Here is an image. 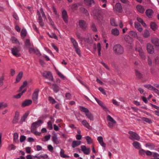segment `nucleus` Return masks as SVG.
Here are the masks:
<instances>
[{"instance_id": "aec40b11", "label": "nucleus", "mask_w": 159, "mask_h": 159, "mask_svg": "<svg viewBox=\"0 0 159 159\" xmlns=\"http://www.w3.org/2000/svg\"><path fill=\"white\" fill-rule=\"evenodd\" d=\"M80 27L83 29H86L87 26V24L83 20H80L79 22Z\"/></svg>"}, {"instance_id": "20e7f679", "label": "nucleus", "mask_w": 159, "mask_h": 159, "mask_svg": "<svg viewBox=\"0 0 159 159\" xmlns=\"http://www.w3.org/2000/svg\"><path fill=\"white\" fill-rule=\"evenodd\" d=\"M19 51L20 50L19 48L16 47H13L11 49L12 53L13 55L16 57H19L20 56Z\"/></svg>"}, {"instance_id": "423d86ee", "label": "nucleus", "mask_w": 159, "mask_h": 159, "mask_svg": "<svg viewBox=\"0 0 159 159\" xmlns=\"http://www.w3.org/2000/svg\"><path fill=\"white\" fill-rule=\"evenodd\" d=\"M43 75L44 77L48 79L49 80H52L53 77L50 72L45 71L43 73Z\"/></svg>"}, {"instance_id": "603ef678", "label": "nucleus", "mask_w": 159, "mask_h": 159, "mask_svg": "<svg viewBox=\"0 0 159 159\" xmlns=\"http://www.w3.org/2000/svg\"><path fill=\"white\" fill-rule=\"evenodd\" d=\"M25 46L27 47H29L31 46V43H30V40L29 39H26L25 42Z\"/></svg>"}, {"instance_id": "0e129e2a", "label": "nucleus", "mask_w": 159, "mask_h": 159, "mask_svg": "<svg viewBox=\"0 0 159 159\" xmlns=\"http://www.w3.org/2000/svg\"><path fill=\"white\" fill-rule=\"evenodd\" d=\"M1 106V109H2L4 108H5L7 107V104L6 103H0Z\"/></svg>"}, {"instance_id": "6e6d98bb", "label": "nucleus", "mask_w": 159, "mask_h": 159, "mask_svg": "<svg viewBox=\"0 0 159 159\" xmlns=\"http://www.w3.org/2000/svg\"><path fill=\"white\" fill-rule=\"evenodd\" d=\"M49 36L52 38H54L55 39H57V37L55 34L54 33H52L51 34H48Z\"/></svg>"}, {"instance_id": "dca6fc26", "label": "nucleus", "mask_w": 159, "mask_h": 159, "mask_svg": "<svg viewBox=\"0 0 159 159\" xmlns=\"http://www.w3.org/2000/svg\"><path fill=\"white\" fill-rule=\"evenodd\" d=\"M29 113V111H27L24 114L20 120V123H22L23 122L25 121V119L28 116Z\"/></svg>"}, {"instance_id": "412c9836", "label": "nucleus", "mask_w": 159, "mask_h": 159, "mask_svg": "<svg viewBox=\"0 0 159 159\" xmlns=\"http://www.w3.org/2000/svg\"><path fill=\"white\" fill-rule=\"evenodd\" d=\"M43 123V122L41 120H39L38 121L34 122L32 124L33 126H34L35 128H37Z\"/></svg>"}, {"instance_id": "7c9ffc66", "label": "nucleus", "mask_w": 159, "mask_h": 159, "mask_svg": "<svg viewBox=\"0 0 159 159\" xmlns=\"http://www.w3.org/2000/svg\"><path fill=\"white\" fill-rule=\"evenodd\" d=\"M111 33L114 35L118 36L119 34V32L117 29L115 28L112 30Z\"/></svg>"}, {"instance_id": "c03bdc74", "label": "nucleus", "mask_w": 159, "mask_h": 159, "mask_svg": "<svg viewBox=\"0 0 159 159\" xmlns=\"http://www.w3.org/2000/svg\"><path fill=\"white\" fill-rule=\"evenodd\" d=\"M37 128H35L34 126H33V125H32L31 127V130L32 132L34 133L35 134H39V133L37 132L36 131V129Z\"/></svg>"}, {"instance_id": "8fccbe9b", "label": "nucleus", "mask_w": 159, "mask_h": 159, "mask_svg": "<svg viewBox=\"0 0 159 159\" xmlns=\"http://www.w3.org/2000/svg\"><path fill=\"white\" fill-rule=\"evenodd\" d=\"M49 101L52 104H54L56 103V102L55 99L51 97H49L48 98Z\"/></svg>"}, {"instance_id": "2f4dec72", "label": "nucleus", "mask_w": 159, "mask_h": 159, "mask_svg": "<svg viewBox=\"0 0 159 159\" xmlns=\"http://www.w3.org/2000/svg\"><path fill=\"white\" fill-rule=\"evenodd\" d=\"M52 139L53 142L56 144L59 143L58 138L56 134H54L52 136Z\"/></svg>"}, {"instance_id": "680f3d73", "label": "nucleus", "mask_w": 159, "mask_h": 159, "mask_svg": "<svg viewBox=\"0 0 159 159\" xmlns=\"http://www.w3.org/2000/svg\"><path fill=\"white\" fill-rule=\"evenodd\" d=\"M125 40L128 43H129V40H131L130 37L129 35H125L124 38Z\"/></svg>"}, {"instance_id": "7ed1b4c3", "label": "nucleus", "mask_w": 159, "mask_h": 159, "mask_svg": "<svg viewBox=\"0 0 159 159\" xmlns=\"http://www.w3.org/2000/svg\"><path fill=\"white\" fill-rule=\"evenodd\" d=\"M128 133L129 134V138L130 139L132 140H139L140 137L136 132L130 131H129Z\"/></svg>"}, {"instance_id": "c9c22d12", "label": "nucleus", "mask_w": 159, "mask_h": 159, "mask_svg": "<svg viewBox=\"0 0 159 159\" xmlns=\"http://www.w3.org/2000/svg\"><path fill=\"white\" fill-rule=\"evenodd\" d=\"M13 140L15 143H17L18 141V134L17 133H14L13 134Z\"/></svg>"}, {"instance_id": "774afa93", "label": "nucleus", "mask_w": 159, "mask_h": 159, "mask_svg": "<svg viewBox=\"0 0 159 159\" xmlns=\"http://www.w3.org/2000/svg\"><path fill=\"white\" fill-rule=\"evenodd\" d=\"M16 147L13 144H11L9 146L8 148L10 150H14L16 149Z\"/></svg>"}, {"instance_id": "72a5a7b5", "label": "nucleus", "mask_w": 159, "mask_h": 159, "mask_svg": "<svg viewBox=\"0 0 159 159\" xmlns=\"http://www.w3.org/2000/svg\"><path fill=\"white\" fill-rule=\"evenodd\" d=\"M70 40L72 43L74 48L78 47V44L75 40L72 37L70 38Z\"/></svg>"}, {"instance_id": "f257e3e1", "label": "nucleus", "mask_w": 159, "mask_h": 159, "mask_svg": "<svg viewBox=\"0 0 159 159\" xmlns=\"http://www.w3.org/2000/svg\"><path fill=\"white\" fill-rule=\"evenodd\" d=\"M27 84L26 81H25L23 82V85L20 89L19 91L20 92H21V93L14 96V98H20L21 97V96L22 95L23 93L26 92L27 90L26 88V86L27 85Z\"/></svg>"}, {"instance_id": "4be33fe9", "label": "nucleus", "mask_w": 159, "mask_h": 159, "mask_svg": "<svg viewBox=\"0 0 159 159\" xmlns=\"http://www.w3.org/2000/svg\"><path fill=\"white\" fill-rule=\"evenodd\" d=\"M85 116L87 118L90 120L93 121L94 120V117L93 114L89 111L88 113L86 114Z\"/></svg>"}, {"instance_id": "338daca9", "label": "nucleus", "mask_w": 159, "mask_h": 159, "mask_svg": "<svg viewBox=\"0 0 159 159\" xmlns=\"http://www.w3.org/2000/svg\"><path fill=\"white\" fill-rule=\"evenodd\" d=\"M26 152L27 153H30L31 152V148L30 147H27L25 148Z\"/></svg>"}, {"instance_id": "de8ad7c7", "label": "nucleus", "mask_w": 159, "mask_h": 159, "mask_svg": "<svg viewBox=\"0 0 159 159\" xmlns=\"http://www.w3.org/2000/svg\"><path fill=\"white\" fill-rule=\"evenodd\" d=\"M97 48L98 52V55L99 56L101 55V45L99 43H98L97 45Z\"/></svg>"}, {"instance_id": "4d7b16f0", "label": "nucleus", "mask_w": 159, "mask_h": 159, "mask_svg": "<svg viewBox=\"0 0 159 159\" xmlns=\"http://www.w3.org/2000/svg\"><path fill=\"white\" fill-rule=\"evenodd\" d=\"M139 153L140 155L141 156H144L145 153H146V152L144 150L141 149L139 150Z\"/></svg>"}, {"instance_id": "bb28decb", "label": "nucleus", "mask_w": 159, "mask_h": 159, "mask_svg": "<svg viewBox=\"0 0 159 159\" xmlns=\"http://www.w3.org/2000/svg\"><path fill=\"white\" fill-rule=\"evenodd\" d=\"M64 151L63 149H61L60 152V156L61 157L64 158H68L69 157V156L66 155L65 154Z\"/></svg>"}, {"instance_id": "58836bf2", "label": "nucleus", "mask_w": 159, "mask_h": 159, "mask_svg": "<svg viewBox=\"0 0 159 159\" xmlns=\"http://www.w3.org/2000/svg\"><path fill=\"white\" fill-rule=\"evenodd\" d=\"M80 110L81 111L84 112L85 113V115L89 111L88 109L83 107H80Z\"/></svg>"}, {"instance_id": "052dcab7", "label": "nucleus", "mask_w": 159, "mask_h": 159, "mask_svg": "<svg viewBox=\"0 0 159 159\" xmlns=\"http://www.w3.org/2000/svg\"><path fill=\"white\" fill-rule=\"evenodd\" d=\"M36 49L33 48H30L29 49V52L30 53H33L36 52Z\"/></svg>"}, {"instance_id": "f8f14e48", "label": "nucleus", "mask_w": 159, "mask_h": 159, "mask_svg": "<svg viewBox=\"0 0 159 159\" xmlns=\"http://www.w3.org/2000/svg\"><path fill=\"white\" fill-rule=\"evenodd\" d=\"M147 49L148 52L150 54L152 53L154 51L153 46L150 44H148L147 46Z\"/></svg>"}, {"instance_id": "79ce46f5", "label": "nucleus", "mask_w": 159, "mask_h": 159, "mask_svg": "<svg viewBox=\"0 0 159 159\" xmlns=\"http://www.w3.org/2000/svg\"><path fill=\"white\" fill-rule=\"evenodd\" d=\"M50 137L51 135L49 134L46 135L42 139V140L44 142L48 141L50 139Z\"/></svg>"}, {"instance_id": "5701e85b", "label": "nucleus", "mask_w": 159, "mask_h": 159, "mask_svg": "<svg viewBox=\"0 0 159 159\" xmlns=\"http://www.w3.org/2000/svg\"><path fill=\"white\" fill-rule=\"evenodd\" d=\"M152 42L156 46H159V40L157 38H153L152 39Z\"/></svg>"}, {"instance_id": "9d476101", "label": "nucleus", "mask_w": 159, "mask_h": 159, "mask_svg": "<svg viewBox=\"0 0 159 159\" xmlns=\"http://www.w3.org/2000/svg\"><path fill=\"white\" fill-rule=\"evenodd\" d=\"M114 9L118 12H120L122 11L121 6L119 3H117L116 4Z\"/></svg>"}, {"instance_id": "0eeeda50", "label": "nucleus", "mask_w": 159, "mask_h": 159, "mask_svg": "<svg viewBox=\"0 0 159 159\" xmlns=\"http://www.w3.org/2000/svg\"><path fill=\"white\" fill-rule=\"evenodd\" d=\"M39 92L38 89L35 90L33 95V99L34 102L35 103H37V102Z\"/></svg>"}, {"instance_id": "3c124183", "label": "nucleus", "mask_w": 159, "mask_h": 159, "mask_svg": "<svg viewBox=\"0 0 159 159\" xmlns=\"http://www.w3.org/2000/svg\"><path fill=\"white\" fill-rule=\"evenodd\" d=\"M27 32L25 30L23 29L22 30L21 35L22 37H25L26 35Z\"/></svg>"}, {"instance_id": "f03ea898", "label": "nucleus", "mask_w": 159, "mask_h": 159, "mask_svg": "<svg viewBox=\"0 0 159 159\" xmlns=\"http://www.w3.org/2000/svg\"><path fill=\"white\" fill-rule=\"evenodd\" d=\"M113 51L117 55L122 54L124 52L123 48L120 45H115L113 48Z\"/></svg>"}, {"instance_id": "e2e57ef3", "label": "nucleus", "mask_w": 159, "mask_h": 159, "mask_svg": "<svg viewBox=\"0 0 159 159\" xmlns=\"http://www.w3.org/2000/svg\"><path fill=\"white\" fill-rule=\"evenodd\" d=\"M153 157L155 159H159V158L157 157H159V154L156 152H153Z\"/></svg>"}, {"instance_id": "09e8293b", "label": "nucleus", "mask_w": 159, "mask_h": 159, "mask_svg": "<svg viewBox=\"0 0 159 159\" xmlns=\"http://www.w3.org/2000/svg\"><path fill=\"white\" fill-rule=\"evenodd\" d=\"M142 119L143 120L148 123H152L151 120L148 118L143 117L142 118Z\"/></svg>"}, {"instance_id": "5fc2aeb1", "label": "nucleus", "mask_w": 159, "mask_h": 159, "mask_svg": "<svg viewBox=\"0 0 159 159\" xmlns=\"http://www.w3.org/2000/svg\"><path fill=\"white\" fill-rule=\"evenodd\" d=\"M55 70L57 74L60 77L62 78H64L65 77L58 70L55 69Z\"/></svg>"}, {"instance_id": "4468645a", "label": "nucleus", "mask_w": 159, "mask_h": 159, "mask_svg": "<svg viewBox=\"0 0 159 159\" xmlns=\"http://www.w3.org/2000/svg\"><path fill=\"white\" fill-rule=\"evenodd\" d=\"M97 139L99 144L103 147H105L106 144L104 143L103 138L102 136H99L97 138Z\"/></svg>"}, {"instance_id": "c85d7f7f", "label": "nucleus", "mask_w": 159, "mask_h": 159, "mask_svg": "<svg viewBox=\"0 0 159 159\" xmlns=\"http://www.w3.org/2000/svg\"><path fill=\"white\" fill-rule=\"evenodd\" d=\"M135 28L137 29L140 32H141L143 30V29L139 23L138 22L135 23Z\"/></svg>"}, {"instance_id": "473e14b6", "label": "nucleus", "mask_w": 159, "mask_h": 159, "mask_svg": "<svg viewBox=\"0 0 159 159\" xmlns=\"http://www.w3.org/2000/svg\"><path fill=\"white\" fill-rule=\"evenodd\" d=\"M11 41L12 43L15 44H19V42L17 39L15 37L12 36L11 37Z\"/></svg>"}, {"instance_id": "13d9d810", "label": "nucleus", "mask_w": 159, "mask_h": 159, "mask_svg": "<svg viewBox=\"0 0 159 159\" xmlns=\"http://www.w3.org/2000/svg\"><path fill=\"white\" fill-rule=\"evenodd\" d=\"M111 102L113 104L116 106L119 105V103L116 100L113 99L111 100Z\"/></svg>"}, {"instance_id": "a211bd4d", "label": "nucleus", "mask_w": 159, "mask_h": 159, "mask_svg": "<svg viewBox=\"0 0 159 159\" xmlns=\"http://www.w3.org/2000/svg\"><path fill=\"white\" fill-rule=\"evenodd\" d=\"M129 34L133 37L139 40H140L139 37L138 36L137 34L134 31H130L129 32Z\"/></svg>"}, {"instance_id": "49530a36", "label": "nucleus", "mask_w": 159, "mask_h": 159, "mask_svg": "<svg viewBox=\"0 0 159 159\" xmlns=\"http://www.w3.org/2000/svg\"><path fill=\"white\" fill-rule=\"evenodd\" d=\"M47 128L49 130H52L53 129L52 123L51 121H49L47 123Z\"/></svg>"}, {"instance_id": "f3484780", "label": "nucleus", "mask_w": 159, "mask_h": 159, "mask_svg": "<svg viewBox=\"0 0 159 159\" xmlns=\"http://www.w3.org/2000/svg\"><path fill=\"white\" fill-rule=\"evenodd\" d=\"M32 103V101L30 100H27L24 101L22 103L21 105L23 107H25L26 106H28L31 104Z\"/></svg>"}, {"instance_id": "e433bc0d", "label": "nucleus", "mask_w": 159, "mask_h": 159, "mask_svg": "<svg viewBox=\"0 0 159 159\" xmlns=\"http://www.w3.org/2000/svg\"><path fill=\"white\" fill-rule=\"evenodd\" d=\"M151 28L154 31L156 30L157 29L156 24L154 22H152L150 24Z\"/></svg>"}, {"instance_id": "69168bd1", "label": "nucleus", "mask_w": 159, "mask_h": 159, "mask_svg": "<svg viewBox=\"0 0 159 159\" xmlns=\"http://www.w3.org/2000/svg\"><path fill=\"white\" fill-rule=\"evenodd\" d=\"M48 150L51 152H53V147L51 145H48Z\"/></svg>"}, {"instance_id": "cd10ccee", "label": "nucleus", "mask_w": 159, "mask_h": 159, "mask_svg": "<svg viewBox=\"0 0 159 159\" xmlns=\"http://www.w3.org/2000/svg\"><path fill=\"white\" fill-rule=\"evenodd\" d=\"M88 144H90L93 143V139L89 136H86L85 137Z\"/></svg>"}, {"instance_id": "393cba45", "label": "nucleus", "mask_w": 159, "mask_h": 159, "mask_svg": "<svg viewBox=\"0 0 159 159\" xmlns=\"http://www.w3.org/2000/svg\"><path fill=\"white\" fill-rule=\"evenodd\" d=\"M37 14L38 16V21L39 23V24L43 26V20L41 17L40 16V12L38 10H37Z\"/></svg>"}, {"instance_id": "c756f323", "label": "nucleus", "mask_w": 159, "mask_h": 159, "mask_svg": "<svg viewBox=\"0 0 159 159\" xmlns=\"http://www.w3.org/2000/svg\"><path fill=\"white\" fill-rule=\"evenodd\" d=\"M134 147L136 148L139 149L141 148V145L137 141L134 142L133 143Z\"/></svg>"}, {"instance_id": "4c0bfd02", "label": "nucleus", "mask_w": 159, "mask_h": 159, "mask_svg": "<svg viewBox=\"0 0 159 159\" xmlns=\"http://www.w3.org/2000/svg\"><path fill=\"white\" fill-rule=\"evenodd\" d=\"M84 3L87 5H91L94 3L93 0H84Z\"/></svg>"}, {"instance_id": "864d4df0", "label": "nucleus", "mask_w": 159, "mask_h": 159, "mask_svg": "<svg viewBox=\"0 0 159 159\" xmlns=\"http://www.w3.org/2000/svg\"><path fill=\"white\" fill-rule=\"evenodd\" d=\"M144 86L148 89L152 91L154 88V87L150 84L145 85Z\"/></svg>"}, {"instance_id": "b1692460", "label": "nucleus", "mask_w": 159, "mask_h": 159, "mask_svg": "<svg viewBox=\"0 0 159 159\" xmlns=\"http://www.w3.org/2000/svg\"><path fill=\"white\" fill-rule=\"evenodd\" d=\"M145 13L146 16L150 18L152 17V15L153 13V11L152 9H148L146 10Z\"/></svg>"}, {"instance_id": "6ab92c4d", "label": "nucleus", "mask_w": 159, "mask_h": 159, "mask_svg": "<svg viewBox=\"0 0 159 159\" xmlns=\"http://www.w3.org/2000/svg\"><path fill=\"white\" fill-rule=\"evenodd\" d=\"M22 76L23 72H20L16 77L15 83H17L19 82L22 78Z\"/></svg>"}, {"instance_id": "2eb2a0df", "label": "nucleus", "mask_w": 159, "mask_h": 159, "mask_svg": "<svg viewBox=\"0 0 159 159\" xmlns=\"http://www.w3.org/2000/svg\"><path fill=\"white\" fill-rule=\"evenodd\" d=\"M20 113L18 111H16L15 116L13 120L14 123H17L19 119Z\"/></svg>"}, {"instance_id": "ea45409f", "label": "nucleus", "mask_w": 159, "mask_h": 159, "mask_svg": "<svg viewBox=\"0 0 159 159\" xmlns=\"http://www.w3.org/2000/svg\"><path fill=\"white\" fill-rule=\"evenodd\" d=\"M145 146L146 147H149L151 149H153L155 148L154 144L152 143H149L146 144Z\"/></svg>"}, {"instance_id": "a19ab883", "label": "nucleus", "mask_w": 159, "mask_h": 159, "mask_svg": "<svg viewBox=\"0 0 159 159\" xmlns=\"http://www.w3.org/2000/svg\"><path fill=\"white\" fill-rule=\"evenodd\" d=\"M52 89L54 92L57 93L59 90V87L56 84H54L52 86Z\"/></svg>"}, {"instance_id": "a18cd8bd", "label": "nucleus", "mask_w": 159, "mask_h": 159, "mask_svg": "<svg viewBox=\"0 0 159 159\" xmlns=\"http://www.w3.org/2000/svg\"><path fill=\"white\" fill-rule=\"evenodd\" d=\"M150 35V33L149 31L147 30H145L143 34V36L145 38H147Z\"/></svg>"}, {"instance_id": "6e6552de", "label": "nucleus", "mask_w": 159, "mask_h": 159, "mask_svg": "<svg viewBox=\"0 0 159 159\" xmlns=\"http://www.w3.org/2000/svg\"><path fill=\"white\" fill-rule=\"evenodd\" d=\"M81 150L83 153L86 155H88L90 153V148H87L85 145L81 146Z\"/></svg>"}, {"instance_id": "1a4fd4ad", "label": "nucleus", "mask_w": 159, "mask_h": 159, "mask_svg": "<svg viewBox=\"0 0 159 159\" xmlns=\"http://www.w3.org/2000/svg\"><path fill=\"white\" fill-rule=\"evenodd\" d=\"M82 124L86 128L89 129H92V127L89 125V123L85 120H83L82 121Z\"/></svg>"}, {"instance_id": "ddd939ff", "label": "nucleus", "mask_w": 159, "mask_h": 159, "mask_svg": "<svg viewBox=\"0 0 159 159\" xmlns=\"http://www.w3.org/2000/svg\"><path fill=\"white\" fill-rule=\"evenodd\" d=\"M136 8L138 11L141 13H143L145 11L144 7L141 5H137L136 7Z\"/></svg>"}, {"instance_id": "bf43d9fd", "label": "nucleus", "mask_w": 159, "mask_h": 159, "mask_svg": "<svg viewBox=\"0 0 159 159\" xmlns=\"http://www.w3.org/2000/svg\"><path fill=\"white\" fill-rule=\"evenodd\" d=\"M111 24L112 25L116 26H117V25L115 22V21L114 19H111L110 21Z\"/></svg>"}, {"instance_id": "f704fd0d", "label": "nucleus", "mask_w": 159, "mask_h": 159, "mask_svg": "<svg viewBox=\"0 0 159 159\" xmlns=\"http://www.w3.org/2000/svg\"><path fill=\"white\" fill-rule=\"evenodd\" d=\"M107 121L113 123H116V121L110 116L108 115L107 117Z\"/></svg>"}, {"instance_id": "37998d69", "label": "nucleus", "mask_w": 159, "mask_h": 159, "mask_svg": "<svg viewBox=\"0 0 159 159\" xmlns=\"http://www.w3.org/2000/svg\"><path fill=\"white\" fill-rule=\"evenodd\" d=\"M136 50L139 52V55L141 57H143L142 56L143 55V50L141 48H136Z\"/></svg>"}, {"instance_id": "a878e982", "label": "nucleus", "mask_w": 159, "mask_h": 159, "mask_svg": "<svg viewBox=\"0 0 159 159\" xmlns=\"http://www.w3.org/2000/svg\"><path fill=\"white\" fill-rule=\"evenodd\" d=\"M81 144V141H74L72 143V147L73 148H75Z\"/></svg>"}, {"instance_id": "39448f33", "label": "nucleus", "mask_w": 159, "mask_h": 159, "mask_svg": "<svg viewBox=\"0 0 159 159\" xmlns=\"http://www.w3.org/2000/svg\"><path fill=\"white\" fill-rule=\"evenodd\" d=\"M95 99L98 104L103 108L105 111L106 112H110L109 110L107 107L101 101L99 100L96 98H95Z\"/></svg>"}, {"instance_id": "9b49d317", "label": "nucleus", "mask_w": 159, "mask_h": 159, "mask_svg": "<svg viewBox=\"0 0 159 159\" xmlns=\"http://www.w3.org/2000/svg\"><path fill=\"white\" fill-rule=\"evenodd\" d=\"M62 17L64 21L66 23H67L68 22V16L67 12L65 10H63L62 12Z\"/></svg>"}]
</instances>
